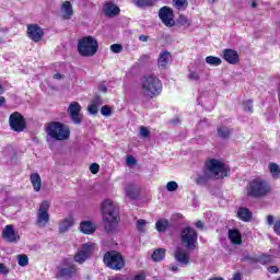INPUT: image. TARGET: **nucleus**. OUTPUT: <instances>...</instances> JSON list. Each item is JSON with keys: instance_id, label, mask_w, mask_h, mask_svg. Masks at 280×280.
Here are the masks:
<instances>
[{"instance_id": "nucleus-38", "label": "nucleus", "mask_w": 280, "mask_h": 280, "mask_svg": "<svg viewBox=\"0 0 280 280\" xmlns=\"http://www.w3.org/2000/svg\"><path fill=\"white\" fill-rule=\"evenodd\" d=\"M244 106V112L245 113H253V101L252 100H247L243 103Z\"/></svg>"}, {"instance_id": "nucleus-11", "label": "nucleus", "mask_w": 280, "mask_h": 280, "mask_svg": "<svg viewBox=\"0 0 280 280\" xmlns=\"http://www.w3.org/2000/svg\"><path fill=\"white\" fill-rule=\"evenodd\" d=\"M78 272L75 265L67 259L63 260L62 266L58 268V277L61 279H71Z\"/></svg>"}, {"instance_id": "nucleus-15", "label": "nucleus", "mask_w": 280, "mask_h": 280, "mask_svg": "<svg viewBox=\"0 0 280 280\" xmlns=\"http://www.w3.org/2000/svg\"><path fill=\"white\" fill-rule=\"evenodd\" d=\"M82 110V106H80V103L72 102L68 107V113L70 115V119L73 121V124L80 125L82 124V116L80 115V112Z\"/></svg>"}, {"instance_id": "nucleus-63", "label": "nucleus", "mask_w": 280, "mask_h": 280, "mask_svg": "<svg viewBox=\"0 0 280 280\" xmlns=\"http://www.w3.org/2000/svg\"><path fill=\"white\" fill-rule=\"evenodd\" d=\"M5 104V97L0 96V106H3Z\"/></svg>"}, {"instance_id": "nucleus-44", "label": "nucleus", "mask_w": 280, "mask_h": 280, "mask_svg": "<svg viewBox=\"0 0 280 280\" xmlns=\"http://www.w3.org/2000/svg\"><path fill=\"white\" fill-rule=\"evenodd\" d=\"M126 163L129 167H132V165H137V160L132 155H127Z\"/></svg>"}, {"instance_id": "nucleus-46", "label": "nucleus", "mask_w": 280, "mask_h": 280, "mask_svg": "<svg viewBox=\"0 0 280 280\" xmlns=\"http://www.w3.org/2000/svg\"><path fill=\"white\" fill-rule=\"evenodd\" d=\"M140 137H142L143 139H147V137H150V130H148V128L141 126L140 127Z\"/></svg>"}, {"instance_id": "nucleus-59", "label": "nucleus", "mask_w": 280, "mask_h": 280, "mask_svg": "<svg viewBox=\"0 0 280 280\" xmlns=\"http://www.w3.org/2000/svg\"><path fill=\"white\" fill-rule=\"evenodd\" d=\"M173 272H178V266L173 265L170 267Z\"/></svg>"}, {"instance_id": "nucleus-40", "label": "nucleus", "mask_w": 280, "mask_h": 280, "mask_svg": "<svg viewBox=\"0 0 280 280\" xmlns=\"http://www.w3.org/2000/svg\"><path fill=\"white\" fill-rule=\"evenodd\" d=\"M101 114L104 116V117H110V115H113V110L110 109L109 106L105 105L101 108Z\"/></svg>"}, {"instance_id": "nucleus-3", "label": "nucleus", "mask_w": 280, "mask_h": 280, "mask_svg": "<svg viewBox=\"0 0 280 280\" xmlns=\"http://www.w3.org/2000/svg\"><path fill=\"white\" fill-rule=\"evenodd\" d=\"M163 91V83L161 80L153 74H147L141 79V90L140 93L143 97H149L150 100L161 95Z\"/></svg>"}, {"instance_id": "nucleus-5", "label": "nucleus", "mask_w": 280, "mask_h": 280, "mask_svg": "<svg viewBox=\"0 0 280 280\" xmlns=\"http://www.w3.org/2000/svg\"><path fill=\"white\" fill-rule=\"evenodd\" d=\"M46 133L55 141H67L71 136L69 126L60 121H51L46 125Z\"/></svg>"}, {"instance_id": "nucleus-55", "label": "nucleus", "mask_w": 280, "mask_h": 280, "mask_svg": "<svg viewBox=\"0 0 280 280\" xmlns=\"http://www.w3.org/2000/svg\"><path fill=\"white\" fill-rule=\"evenodd\" d=\"M171 124H172L173 126H178V124H180V118L176 117V118L172 119V120H171Z\"/></svg>"}, {"instance_id": "nucleus-57", "label": "nucleus", "mask_w": 280, "mask_h": 280, "mask_svg": "<svg viewBox=\"0 0 280 280\" xmlns=\"http://www.w3.org/2000/svg\"><path fill=\"white\" fill-rule=\"evenodd\" d=\"M98 91H101L102 93H106L107 91V88L104 83H102L100 86H98Z\"/></svg>"}, {"instance_id": "nucleus-62", "label": "nucleus", "mask_w": 280, "mask_h": 280, "mask_svg": "<svg viewBox=\"0 0 280 280\" xmlns=\"http://www.w3.org/2000/svg\"><path fill=\"white\" fill-rule=\"evenodd\" d=\"M109 280H122L119 276H113L109 278Z\"/></svg>"}, {"instance_id": "nucleus-35", "label": "nucleus", "mask_w": 280, "mask_h": 280, "mask_svg": "<svg viewBox=\"0 0 280 280\" xmlns=\"http://www.w3.org/2000/svg\"><path fill=\"white\" fill-rule=\"evenodd\" d=\"M269 170L273 178H279L280 167L278 164H275V163L269 164Z\"/></svg>"}, {"instance_id": "nucleus-27", "label": "nucleus", "mask_w": 280, "mask_h": 280, "mask_svg": "<svg viewBox=\"0 0 280 280\" xmlns=\"http://www.w3.org/2000/svg\"><path fill=\"white\" fill-rule=\"evenodd\" d=\"M229 240L232 242V244L240 245L242 244V234H240V231L237 230H230Z\"/></svg>"}, {"instance_id": "nucleus-21", "label": "nucleus", "mask_w": 280, "mask_h": 280, "mask_svg": "<svg viewBox=\"0 0 280 280\" xmlns=\"http://www.w3.org/2000/svg\"><path fill=\"white\" fill-rule=\"evenodd\" d=\"M80 231L81 233H84L85 235H91L95 233V225L91 221H82L80 223Z\"/></svg>"}, {"instance_id": "nucleus-10", "label": "nucleus", "mask_w": 280, "mask_h": 280, "mask_svg": "<svg viewBox=\"0 0 280 280\" xmlns=\"http://www.w3.org/2000/svg\"><path fill=\"white\" fill-rule=\"evenodd\" d=\"M9 126L15 132H23L25 130V118L19 112H14L9 117Z\"/></svg>"}, {"instance_id": "nucleus-49", "label": "nucleus", "mask_w": 280, "mask_h": 280, "mask_svg": "<svg viewBox=\"0 0 280 280\" xmlns=\"http://www.w3.org/2000/svg\"><path fill=\"white\" fill-rule=\"evenodd\" d=\"M273 232L276 233V235H280V219L275 222Z\"/></svg>"}, {"instance_id": "nucleus-29", "label": "nucleus", "mask_w": 280, "mask_h": 280, "mask_svg": "<svg viewBox=\"0 0 280 280\" xmlns=\"http://www.w3.org/2000/svg\"><path fill=\"white\" fill-rule=\"evenodd\" d=\"M153 261H163L165 259V249L160 248L153 252L152 255Z\"/></svg>"}, {"instance_id": "nucleus-16", "label": "nucleus", "mask_w": 280, "mask_h": 280, "mask_svg": "<svg viewBox=\"0 0 280 280\" xmlns=\"http://www.w3.org/2000/svg\"><path fill=\"white\" fill-rule=\"evenodd\" d=\"M27 36L34 43H40L43 36H45V32H43V28L38 24H31L27 26Z\"/></svg>"}, {"instance_id": "nucleus-19", "label": "nucleus", "mask_w": 280, "mask_h": 280, "mask_svg": "<svg viewBox=\"0 0 280 280\" xmlns=\"http://www.w3.org/2000/svg\"><path fill=\"white\" fill-rule=\"evenodd\" d=\"M171 63H172V54H170L168 51L160 52V56L158 59L159 69H167Z\"/></svg>"}, {"instance_id": "nucleus-9", "label": "nucleus", "mask_w": 280, "mask_h": 280, "mask_svg": "<svg viewBox=\"0 0 280 280\" xmlns=\"http://www.w3.org/2000/svg\"><path fill=\"white\" fill-rule=\"evenodd\" d=\"M47 222H49V201H43L37 211L36 224L43 229L47 226Z\"/></svg>"}, {"instance_id": "nucleus-6", "label": "nucleus", "mask_w": 280, "mask_h": 280, "mask_svg": "<svg viewBox=\"0 0 280 280\" xmlns=\"http://www.w3.org/2000/svg\"><path fill=\"white\" fill-rule=\"evenodd\" d=\"M100 45L97 44V39L93 36L83 37L78 44V51L80 56H84L85 58H91L97 54Z\"/></svg>"}, {"instance_id": "nucleus-60", "label": "nucleus", "mask_w": 280, "mask_h": 280, "mask_svg": "<svg viewBox=\"0 0 280 280\" xmlns=\"http://www.w3.org/2000/svg\"><path fill=\"white\" fill-rule=\"evenodd\" d=\"M54 79H55V80H62V74L56 73V74L54 75Z\"/></svg>"}, {"instance_id": "nucleus-53", "label": "nucleus", "mask_w": 280, "mask_h": 280, "mask_svg": "<svg viewBox=\"0 0 280 280\" xmlns=\"http://www.w3.org/2000/svg\"><path fill=\"white\" fill-rule=\"evenodd\" d=\"M268 272H270L271 275H277L279 272V268H277V266H270L268 268Z\"/></svg>"}, {"instance_id": "nucleus-47", "label": "nucleus", "mask_w": 280, "mask_h": 280, "mask_svg": "<svg viewBox=\"0 0 280 280\" xmlns=\"http://www.w3.org/2000/svg\"><path fill=\"white\" fill-rule=\"evenodd\" d=\"M150 60H151L150 55H142V56L139 58L140 65H148V62H150Z\"/></svg>"}, {"instance_id": "nucleus-20", "label": "nucleus", "mask_w": 280, "mask_h": 280, "mask_svg": "<svg viewBox=\"0 0 280 280\" xmlns=\"http://www.w3.org/2000/svg\"><path fill=\"white\" fill-rule=\"evenodd\" d=\"M223 59L230 65H237L240 62V55L233 49L223 50Z\"/></svg>"}, {"instance_id": "nucleus-52", "label": "nucleus", "mask_w": 280, "mask_h": 280, "mask_svg": "<svg viewBox=\"0 0 280 280\" xmlns=\"http://www.w3.org/2000/svg\"><path fill=\"white\" fill-rule=\"evenodd\" d=\"M267 224L268 226L275 225V215L270 214L267 217Z\"/></svg>"}, {"instance_id": "nucleus-64", "label": "nucleus", "mask_w": 280, "mask_h": 280, "mask_svg": "<svg viewBox=\"0 0 280 280\" xmlns=\"http://www.w3.org/2000/svg\"><path fill=\"white\" fill-rule=\"evenodd\" d=\"M210 280H224V279H222V278H212Z\"/></svg>"}, {"instance_id": "nucleus-12", "label": "nucleus", "mask_w": 280, "mask_h": 280, "mask_svg": "<svg viewBox=\"0 0 280 280\" xmlns=\"http://www.w3.org/2000/svg\"><path fill=\"white\" fill-rule=\"evenodd\" d=\"M93 246H95V244L91 242L83 244L82 247L75 253L74 261L77 264H83L86 261V259L91 257V253H93Z\"/></svg>"}, {"instance_id": "nucleus-36", "label": "nucleus", "mask_w": 280, "mask_h": 280, "mask_svg": "<svg viewBox=\"0 0 280 280\" xmlns=\"http://www.w3.org/2000/svg\"><path fill=\"white\" fill-rule=\"evenodd\" d=\"M173 3L177 10H187V0H173Z\"/></svg>"}, {"instance_id": "nucleus-22", "label": "nucleus", "mask_w": 280, "mask_h": 280, "mask_svg": "<svg viewBox=\"0 0 280 280\" xmlns=\"http://www.w3.org/2000/svg\"><path fill=\"white\" fill-rule=\"evenodd\" d=\"M125 192L128 198H131V200H135V198H137V196H139V186H137L135 184H128L125 187Z\"/></svg>"}, {"instance_id": "nucleus-54", "label": "nucleus", "mask_w": 280, "mask_h": 280, "mask_svg": "<svg viewBox=\"0 0 280 280\" xmlns=\"http://www.w3.org/2000/svg\"><path fill=\"white\" fill-rule=\"evenodd\" d=\"M149 36L148 35H140L139 36V40L141 42V43H148V40H149Z\"/></svg>"}, {"instance_id": "nucleus-8", "label": "nucleus", "mask_w": 280, "mask_h": 280, "mask_svg": "<svg viewBox=\"0 0 280 280\" xmlns=\"http://www.w3.org/2000/svg\"><path fill=\"white\" fill-rule=\"evenodd\" d=\"M180 240L184 246H187L190 250L196 248L198 244V232L191 226H186L180 232Z\"/></svg>"}, {"instance_id": "nucleus-13", "label": "nucleus", "mask_w": 280, "mask_h": 280, "mask_svg": "<svg viewBox=\"0 0 280 280\" xmlns=\"http://www.w3.org/2000/svg\"><path fill=\"white\" fill-rule=\"evenodd\" d=\"M159 18L166 27H174L176 21H174V11L170 7H163L159 11Z\"/></svg>"}, {"instance_id": "nucleus-48", "label": "nucleus", "mask_w": 280, "mask_h": 280, "mask_svg": "<svg viewBox=\"0 0 280 280\" xmlns=\"http://www.w3.org/2000/svg\"><path fill=\"white\" fill-rule=\"evenodd\" d=\"M92 104L94 106H96L97 108H100V106H102V104H104V101H102V98L100 96H95L92 101Z\"/></svg>"}, {"instance_id": "nucleus-45", "label": "nucleus", "mask_w": 280, "mask_h": 280, "mask_svg": "<svg viewBox=\"0 0 280 280\" xmlns=\"http://www.w3.org/2000/svg\"><path fill=\"white\" fill-rule=\"evenodd\" d=\"M189 80H192L195 82H198V80H200V73H198L197 71H191L188 74Z\"/></svg>"}, {"instance_id": "nucleus-14", "label": "nucleus", "mask_w": 280, "mask_h": 280, "mask_svg": "<svg viewBox=\"0 0 280 280\" xmlns=\"http://www.w3.org/2000/svg\"><path fill=\"white\" fill-rule=\"evenodd\" d=\"M2 237L5 240V242H9V244H16L18 242H21V235H19V232L14 230V225L8 224L2 230Z\"/></svg>"}, {"instance_id": "nucleus-17", "label": "nucleus", "mask_w": 280, "mask_h": 280, "mask_svg": "<svg viewBox=\"0 0 280 280\" xmlns=\"http://www.w3.org/2000/svg\"><path fill=\"white\" fill-rule=\"evenodd\" d=\"M174 257L179 266H189L190 257L189 253L183 247H177Z\"/></svg>"}, {"instance_id": "nucleus-56", "label": "nucleus", "mask_w": 280, "mask_h": 280, "mask_svg": "<svg viewBox=\"0 0 280 280\" xmlns=\"http://www.w3.org/2000/svg\"><path fill=\"white\" fill-rule=\"evenodd\" d=\"M133 280H145V275L143 273H140V275H137Z\"/></svg>"}, {"instance_id": "nucleus-33", "label": "nucleus", "mask_w": 280, "mask_h": 280, "mask_svg": "<svg viewBox=\"0 0 280 280\" xmlns=\"http://www.w3.org/2000/svg\"><path fill=\"white\" fill-rule=\"evenodd\" d=\"M18 264L22 268H25V266H27L30 264V258L25 254H20V255H18Z\"/></svg>"}, {"instance_id": "nucleus-7", "label": "nucleus", "mask_w": 280, "mask_h": 280, "mask_svg": "<svg viewBox=\"0 0 280 280\" xmlns=\"http://www.w3.org/2000/svg\"><path fill=\"white\" fill-rule=\"evenodd\" d=\"M103 261L107 268L112 270H121L126 262L124 261V257L116 250H110L105 253Z\"/></svg>"}, {"instance_id": "nucleus-61", "label": "nucleus", "mask_w": 280, "mask_h": 280, "mask_svg": "<svg viewBox=\"0 0 280 280\" xmlns=\"http://www.w3.org/2000/svg\"><path fill=\"white\" fill-rule=\"evenodd\" d=\"M196 226H197V229H202V221H197L196 222Z\"/></svg>"}, {"instance_id": "nucleus-37", "label": "nucleus", "mask_w": 280, "mask_h": 280, "mask_svg": "<svg viewBox=\"0 0 280 280\" xmlns=\"http://www.w3.org/2000/svg\"><path fill=\"white\" fill-rule=\"evenodd\" d=\"M257 261L259 264H270V261H272V256L268 254H262L258 257Z\"/></svg>"}, {"instance_id": "nucleus-32", "label": "nucleus", "mask_w": 280, "mask_h": 280, "mask_svg": "<svg viewBox=\"0 0 280 280\" xmlns=\"http://www.w3.org/2000/svg\"><path fill=\"white\" fill-rule=\"evenodd\" d=\"M218 135L221 139H229V137H231V129H229V127H219Z\"/></svg>"}, {"instance_id": "nucleus-41", "label": "nucleus", "mask_w": 280, "mask_h": 280, "mask_svg": "<svg viewBox=\"0 0 280 280\" xmlns=\"http://www.w3.org/2000/svg\"><path fill=\"white\" fill-rule=\"evenodd\" d=\"M110 51H113V54H121V51H124V47L119 44H114L110 46Z\"/></svg>"}, {"instance_id": "nucleus-51", "label": "nucleus", "mask_w": 280, "mask_h": 280, "mask_svg": "<svg viewBox=\"0 0 280 280\" xmlns=\"http://www.w3.org/2000/svg\"><path fill=\"white\" fill-rule=\"evenodd\" d=\"M8 272H10V269L4 264H0V275H8Z\"/></svg>"}, {"instance_id": "nucleus-43", "label": "nucleus", "mask_w": 280, "mask_h": 280, "mask_svg": "<svg viewBox=\"0 0 280 280\" xmlns=\"http://www.w3.org/2000/svg\"><path fill=\"white\" fill-rule=\"evenodd\" d=\"M98 109L100 107H97V105H94L93 103H91V105L88 107V112L90 115H97Z\"/></svg>"}, {"instance_id": "nucleus-2", "label": "nucleus", "mask_w": 280, "mask_h": 280, "mask_svg": "<svg viewBox=\"0 0 280 280\" xmlns=\"http://www.w3.org/2000/svg\"><path fill=\"white\" fill-rule=\"evenodd\" d=\"M101 213L103 215L105 231L113 233L119 223V210L117 209V205L110 199H105L101 203Z\"/></svg>"}, {"instance_id": "nucleus-18", "label": "nucleus", "mask_w": 280, "mask_h": 280, "mask_svg": "<svg viewBox=\"0 0 280 280\" xmlns=\"http://www.w3.org/2000/svg\"><path fill=\"white\" fill-rule=\"evenodd\" d=\"M60 15L65 21H69L73 16V5L70 1H65L60 7Z\"/></svg>"}, {"instance_id": "nucleus-1", "label": "nucleus", "mask_w": 280, "mask_h": 280, "mask_svg": "<svg viewBox=\"0 0 280 280\" xmlns=\"http://www.w3.org/2000/svg\"><path fill=\"white\" fill-rule=\"evenodd\" d=\"M229 172H231L229 166L215 159H211L206 162V167L201 174L197 175L195 183L200 187H205V185L209 183L210 178H214L215 180L226 178V176H229Z\"/></svg>"}, {"instance_id": "nucleus-34", "label": "nucleus", "mask_w": 280, "mask_h": 280, "mask_svg": "<svg viewBox=\"0 0 280 280\" xmlns=\"http://www.w3.org/2000/svg\"><path fill=\"white\" fill-rule=\"evenodd\" d=\"M154 3H156V0H137L136 5H138V8H148L154 5Z\"/></svg>"}, {"instance_id": "nucleus-58", "label": "nucleus", "mask_w": 280, "mask_h": 280, "mask_svg": "<svg viewBox=\"0 0 280 280\" xmlns=\"http://www.w3.org/2000/svg\"><path fill=\"white\" fill-rule=\"evenodd\" d=\"M232 280H242V275L235 273Z\"/></svg>"}, {"instance_id": "nucleus-26", "label": "nucleus", "mask_w": 280, "mask_h": 280, "mask_svg": "<svg viewBox=\"0 0 280 280\" xmlns=\"http://www.w3.org/2000/svg\"><path fill=\"white\" fill-rule=\"evenodd\" d=\"M237 215L243 222H249V220L253 218V213L247 208H240Z\"/></svg>"}, {"instance_id": "nucleus-31", "label": "nucleus", "mask_w": 280, "mask_h": 280, "mask_svg": "<svg viewBox=\"0 0 280 280\" xmlns=\"http://www.w3.org/2000/svg\"><path fill=\"white\" fill-rule=\"evenodd\" d=\"M167 226H170V223L167 222V220H159L155 223V229L156 231H159V233H163L167 231Z\"/></svg>"}, {"instance_id": "nucleus-28", "label": "nucleus", "mask_w": 280, "mask_h": 280, "mask_svg": "<svg viewBox=\"0 0 280 280\" xmlns=\"http://www.w3.org/2000/svg\"><path fill=\"white\" fill-rule=\"evenodd\" d=\"M176 25L179 27H191V20L187 19L185 15H179Z\"/></svg>"}, {"instance_id": "nucleus-23", "label": "nucleus", "mask_w": 280, "mask_h": 280, "mask_svg": "<svg viewBox=\"0 0 280 280\" xmlns=\"http://www.w3.org/2000/svg\"><path fill=\"white\" fill-rule=\"evenodd\" d=\"M73 226V218L69 217L60 221L59 233H67Z\"/></svg>"}, {"instance_id": "nucleus-24", "label": "nucleus", "mask_w": 280, "mask_h": 280, "mask_svg": "<svg viewBox=\"0 0 280 280\" xmlns=\"http://www.w3.org/2000/svg\"><path fill=\"white\" fill-rule=\"evenodd\" d=\"M103 10L106 16H117L119 14L118 7L110 2L106 3Z\"/></svg>"}, {"instance_id": "nucleus-39", "label": "nucleus", "mask_w": 280, "mask_h": 280, "mask_svg": "<svg viewBox=\"0 0 280 280\" xmlns=\"http://www.w3.org/2000/svg\"><path fill=\"white\" fill-rule=\"evenodd\" d=\"M145 224H148V221L140 219L137 221V229L140 231V233H143L145 231Z\"/></svg>"}, {"instance_id": "nucleus-42", "label": "nucleus", "mask_w": 280, "mask_h": 280, "mask_svg": "<svg viewBox=\"0 0 280 280\" xmlns=\"http://www.w3.org/2000/svg\"><path fill=\"white\" fill-rule=\"evenodd\" d=\"M166 189H167V191H176V189H178V183H176V182H168L166 184Z\"/></svg>"}, {"instance_id": "nucleus-50", "label": "nucleus", "mask_w": 280, "mask_h": 280, "mask_svg": "<svg viewBox=\"0 0 280 280\" xmlns=\"http://www.w3.org/2000/svg\"><path fill=\"white\" fill-rule=\"evenodd\" d=\"M90 171L92 172V174H97V172H100V165L93 163L92 165H90Z\"/></svg>"}, {"instance_id": "nucleus-4", "label": "nucleus", "mask_w": 280, "mask_h": 280, "mask_svg": "<svg viewBox=\"0 0 280 280\" xmlns=\"http://www.w3.org/2000/svg\"><path fill=\"white\" fill-rule=\"evenodd\" d=\"M270 184L261 178L253 179L245 188L246 196L249 198H266L270 194Z\"/></svg>"}, {"instance_id": "nucleus-30", "label": "nucleus", "mask_w": 280, "mask_h": 280, "mask_svg": "<svg viewBox=\"0 0 280 280\" xmlns=\"http://www.w3.org/2000/svg\"><path fill=\"white\" fill-rule=\"evenodd\" d=\"M206 62L211 67H220V65H222V59H220L219 57L208 56L206 58Z\"/></svg>"}, {"instance_id": "nucleus-25", "label": "nucleus", "mask_w": 280, "mask_h": 280, "mask_svg": "<svg viewBox=\"0 0 280 280\" xmlns=\"http://www.w3.org/2000/svg\"><path fill=\"white\" fill-rule=\"evenodd\" d=\"M31 183L35 191H38L43 187V179L38 173L31 174Z\"/></svg>"}]
</instances>
